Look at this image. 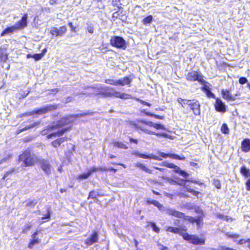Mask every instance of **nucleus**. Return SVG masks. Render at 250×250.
Instances as JSON below:
<instances>
[{
	"instance_id": "nucleus-34",
	"label": "nucleus",
	"mask_w": 250,
	"mask_h": 250,
	"mask_svg": "<svg viewBox=\"0 0 250 250\" xmlns=\"http://www.w3.org/2000/svg\"><path fill=\"white\" fill-rule=\"evenodd\" d=\"M62 122H63V123L62 124L61 123L59 125H57L56 126H53L51 127H50V130H53L54 128H58L59 126H62V125H64L67 124L68 123H69L70 121H68V119H67L64 118V119H62V121H61V123Z\"/></svg>"
},
{
	"instance_id": "nucleus-23",
	"label": "nucleus",
	"mask_w": 250,
	"mask_h": 250,
	"mask_svg": "<svg viewBox=\"0 0 250 250\" xmlns=\"http://www.w3.org/2000/svg\"><path fill=\"white\" fill-rule=\"evenodd\" d=\"M181 229L180 228H175V227H168L166 229V231H169V232H172L173 233H175V234H180V235H181L182 236V234L183 233H182L181 232Z\"/></svg>"
},
{
	"instance_id": "nucleus-42",
	"label": "nucleus",
	"mask_w": 250,
	"mask_h": 250,
	"mask_svg": "<svg viewBox=\"0 0 250 250\" xmlns=\"http://www.w3.org/2000/svg\"><path fill=\"white\" fill-rule=\"evenodd\" d=\"M217 217L222 220H226L227 221H232V219L231 218H229L228 216H224L222 214H218Z\"/></svg>"
},
{
	"instance_id": "nucleus-5",
	"label": "nucleus",
	"mask_w": 250,
	"mask_h": 250,
	"mask_svg": "<svg viewBox=\"0 0 250 250\" xmlns=\"http://www.w3.org/2000/svg\"><path fill=\"white\" fill-rule=\"evenodd\" d=\"M182 237L184 239L194 245H204L205 243L204 238H199L196 235H191L188 233H184L182 234Z\"/></svg>"
},
{
	"instance_id": "nucleus-52",
	"label": "nucleus",
	"mask_w": 250,
	"mask_h": 250,
	"mask_svg": "<svg viewBox=\"0 0 250 250\" xmlns=\"http://www.w3.org/2000/svg\"><path fill=\"white\" fill-rule=\"evenodd\" d=\"M68 25H69L70 27L71 28V31H74L75 32V29H76V27H74L73 25V24L72 22H69L68 23Z\"/></svg>"
},
{
	"instance_id": "nucleus-44",
	"label": "nucleus",
	"mask_w": 250,
	"mask_h": 250,
	"mask_svg": "<svg viewBox=\"0 0 250 250\" xmlns=\"http://www.w3.org/2000/svg\"><path fill=\"white\" fill-rule=\"evenodd\" d=\"M213 184L217 188L220 189L221 188V184L219 180L216 179L213 180Z\"/></svg>"
},
{
	"instance_id": "nucleus-25",
	"label": "nucleus",
	"mask_w": 250,
	"mask_h": 250,
	"mask_svg": "<svg viewBox=\"0 0 250 250\" xmlns=\"http://www.w3.org/2000/svg\"><path fill=\"white\" fill-rule=\"evenodd\" d=\"M67 129H62L57 132L51 133L47 136V138L50 139L52 138L53 136L56 137V136H60L62 135L65 132L67 131Z\"/></svg>"
},
{
	"instance_id": "nucleus-19",
	"label": "nucleus",
	"mask_w": 250,
	"mask_h": 250,
	"mask_svg": "<svg viewBox=\"0 0 250 250\" xmlns=\"http://www.w3.org/2000/svg\"><path fill=\"white\" fill-rule=\"evenodd\" d=\"M137 129H139L142 131L147 133L148 134L155 135L157 136H161L162 133H155L153 131H151L145 126V125H137Z\"/></svg>"
},
{
	"instance_id": "nucleus-43",
	"label": "nucleus",
	"mask_w": 250,
	"mask_h": 250,
	"mask_svg": "<svg viewBox=\"0 0 250 250\" xmlns=\"http://www.w3.org/2000/svg\"><path fill=\"white\" fill-rule=\"evenodd\" d=\"M187 191L189 192H190V193H191L193 195H195V196H198V194H200V192L196 191V190H193L192 189H191L189 188H187Z\"/></svg>"
},
{
	"instance_id": "nucleus-28",
	"label": "nucleus",
	"mask_w": 250,
	"mask_h": 250,
	"mask_svg": "<svg viewBox=\"0 0 250 250\" xmlns=\"http://www.w3.org/2000/svg\"><path fill=\"white\" fill-rule=\"evenodd\" d=\"M32 58L35 59V61H39L40 60L42 57L41 54H28L27 55V58Z\"/></svg>"
},
{
	"instance_id": "nucleus-6",
	"label": "nucleus",
	"mask_w": 250,
	"mask_h": 250,
	"mask_svg": "<svg viewBox=\"0 0 250 250\" xmlns=\"http://www.w3.org/2000/svg\"><path fill=\"white\" fill-rule=\"evenodd\" d=\"M57 108V105L56 104H50L46 106L42 107L39 109H36L33 111L26 113L25 114L26 116H30L33 115L34 114L41 115L44 113H45L48 111L56 109Z\"/></svg>"
},
{
	"instance_id": "nucleus-11",
	"label": "nucleus",
	"mask_w": 250,
	"mask_h": 250,
	"mask_svg": "<svg viewBox=\"0 0 250 250\" xmlns=\"http://www.w3.org/2000/svg\"><path fill=\"white\" fill-rule=\"evenodd\" d=\"M133 154L144 159H153L158 161H161L162 159L159 157L155 156L152 154H150L149 155H146L145 154H142L138 151H135L132 153Z\"/></svg>"
},
{
	"instance_id": "nucleus-48",
	"label": "nucleus",
	"mask_w": 250,
	"mask_h": 250,
	"mask_svg": "<svg viewBox=\"0 0 250 250\" xmlns=\"http://www.w3.org/2000/svg\"><path fill=\"white\" fill-rule=\"evenodd\" d=\"M180 181L181 182H177V181L174 182V184L178 185L180 186H182L187 189V188H188L187 186H186L185 183H183V182H184L185 181L184 180H180Z\"/></svg>"
},
{
	"instance_id": "nucleus-51",
	"label": "nucleus",
	"mask_w": 250,
	"mask_h": 250,
	"mask_svg": "<svg viewBox=\"0 0 250 250\" xmlns=\"http://www.w3.org/2000/svg\"><path fill=\"white\" fill-rule=\"evenodd\" d=\"M136 100H137V101H140V103H141L142 104H143L146 105H147V106H150L151 105V104H150L149 103H147V102H145V101H142V100H140V99H136Z\"/></svg>"
},
{
	"instance_id": "nucleus-63",
	"label": "nucleus",
	"mask_w": 250,
	"mask_h": 250,
	"mask_svg": "<svg viewBox=\"0 0 250 250\" xmlns=\"http://www.w3.org/2000/svg\"><path fill=\"white\" fill-rule=\"evenodd\" d=\"M72 97H68L67 99H66V103H68V102H71V101H72Z\"/></svg>"
},
{
	"instance_id": "nucleus-49",
	"label": "nucleus",
	"mask_w": 250,
	"mask_h": 250,
	"mask_svg": "<svg viewBox=\"0 0 250 250\" xmlns=\"http://www.w3.org/2000/svg\"><path fill=\"white\" fill-rule=\"evenodd\" d=\"M247 82V79L244 77H241L239 79V83L242 84H245Z\"/></svg>"
},
{
	"instance_id": "nucleus-30",
	"label": "nucleus",
	"mask_w": 250,
	"mask_h": 250,
	"mask_svg": "<svg viewBox=\"0 0 250 250\" xmlns=\"http://www.w3.org/2000/svg\"><path fill=\"white\" fill-rule=\"evenodd\" d=\"M113 146L115 147H118L123 149H126L127 148V147L124 144L120 142L116 141L113 142Z\"/></svg>"
},
{
	"instance_id": "nucleus-47",
	"label": "nucleus",
	"mask_w": 250,
	"mask_h": 250,
	"mask_svg": "<svg viewBox=\"0 0 250 250\" xmlns=\"http://www.w3.org/2000/svg\"><path fill=\"white\" fill-rule=\"evenodd\" d=\"M209 98H215V95L210 91V89L205 92Z\"/></svg>"
},
{
	"instance_id": "nucleus-38",
	"label": "nucleus",
	"mask_w": 250,
	"mask_h": 250,
	"mask_svg": "<svg viewBox=\"0 0 250 250\" xmlns=\"http://www.w3.org/2000/svg\"><path fill=\"white\" fill-rule=\"evenodd\" d=\"M99 195V192L96 191H92L89 192L88 198H91L92 199L96 198Z\"/></svg>"
},
{
	"instance_id": "nucleus-2",
	"label": "nucleus",
	"mask_w": 250,
	"mask_h": 250,
	"mask_svg": "<svg viewBox=\"0 0 250 250\" xmlns=\"http://www.w3.org/2000/svg\"><path fill=\"white\" fill-rule=\"evenodd\" d=\"M27 14H25L20 21L15 25L6 28L1 33V36L12 34L16 30L22 29L27 25Z\"/></svg>"
},
{
	"instance_id": "nucleus-59",
	"label": "nucleus",
	"mask_w": 250,
	"mask_h": 250,
	"mask_svg": "<svg viewBox=\"0 0 250 250\" xmlns=\"http://www.w3.org/2000/svg\"><path fill=\"white\" fill-rule=\"evenodd\" d=\"M187 181H190V182H191L192 183H196V184H202L201 183H200L199 182L195 181V180H192V179L187 180Z\"/></svg>"
},
{
	"instance_id": "nucleus-61",
	"label": "nucleus",
	"mask_w": 250,
	"mask_h": 250,
	"mask_svg": "<svg viewBox=\"0 0 250 250\" xmlns=\"http://www.w3.org/2000/svg\"><path fill=\"white\" fill-rule=\"evenodd\" d=\"M168 162H163L161 164V166H165V167H167V165H168Z\"/></svg>"
},
{
	"instance_id": "nucleus-27",
	"label": "nucleus",
	"mask_w": 250,
	"mask_h": 250,
	"mask_svg": "<svg viewBox=\"0 0 250 250\" xmlns=\"http://www.w3.org/2000/svg\"><path fill=\"white\" fill-rule=\"evenodd\" d=\"M131 81V80L128 77H125L123 79L118 80L119 85H124L129 84Z\"/></svg>"
},
{
	"instance_id": "nucleus-15",
	"label": "nucleus",
	"mask_w": 250,
	"mask_h": 250,
	"mask_svg": "<svg viewBox=\"0 0 250 250\" xmlns=\"http://www.w3.org/2000/svg\"><path fill=\"white\" fill-rule=\"evenodd\" d=\"M202 77L198 75L196 71H192L187 76V79L191 81L198 80L199 82V79H202Z\"/></svg>"
},
{
	"instance_id": "nucleus-33",
	"label": "nucleus",
	"mask_w": 250,
	"mask_h": 250,
	"mask_svg": "<svg viewBox=\"0 0 250 250\" xmlns=\"http://www.w3.org/2000/svg\"><path fill=\"white\" fill-rule=\"evenodd\" d=\"M105 83L114 85H119L118 80H113V79H107L105 80Z\"/></svg>"
},
{
	"instance_id": "nucleus-22",
	"label": "nucleus",
	"mask_w": 250,
	"mask_h": 250,
	"mask_svg": "<svg viewBox=\"0 0 250 250\" xmlns=\"http://www.w3.org/2000/svg\"><path fill=\"white\" fill-rule=\"evenodd\" d=\"M177 102L180 104L184 108H186L187 105L190 106L191 104L192 100L183 99L181 98H179L177 100Z\"/></svg>"
},
{
	"instance_id": "nucleus-50",
	"label": "nucleus",
	"mask_w": 250,
	"mask_h": 250,
	"mask_svg": "<svg viewBox=\"0 0 250 250\" xmlns=\"http://www.w3.org/2000/svg\"><path fill=\"white\" fill-rule=\"evenodd\" d=\"M247 241H248V239H242L240 240L238 242V243L240 245H243L244 244L247 243Z\"/></svg>"
},
{
	"instance_id": "nucleus-57",
	"label": "nucleus",
	"mask_w": 250,
	"mask_h": 250,
	"mask_svg": "<svg viewBox=\"0 0 250 250\" xmlns=\"http://www.w3.org/2000/svg\"><path fill=\"white\" fill-rule=\"evenodd\" d=\"M47 52V49L46 48H44L42 51V52L41 54V55H42V57H43L44 55L45 54V53H46Z\"/></svg>"
},
{
	"instance_id": "nucleus-46",
	"label": "nucleus",
	"mask_w": 250,
	"mask_h": 250,
	"mask_svg": "<svg viewBox=\"0 0 250 250\" xmlns=\"http://www.w3.org/2000/svg\"><path fill=\"white\" fill-rule=\"evenodd\" d=\"M146 115L150 116H154L155 118L158 119H164V117L162 116H160L158 115H155L150 113H146Z\"/></svg>"
},
{
	"instance_id": "nucleus-14",
	"label": "nucleus",
	"mask_w": 250,
	"mask_h": 250,
	"mask_svg": "<svg viewBox=\"0 0 250 250\" xmlns=\"http://www.w3.org/2000/svg\"><path fill=\"white\" fill-rule=\"evenodd\" d=\"M39 163L42 170L46 173L49 174L50 172V165L49 163L44 160H40Z\"/></svg>"
},
{
	"instance_id": "nucleus-24",
	"label": "nucleus",
	"mask_w": 250,
	"mask_h": 250,
	"mask_svg": "<svg viewBox=\"0 0 250 250\" xmlns=\"http://www.w3.org/2000/svg\"><path fill=\"white\" fill-rule=\"evenodd\" d=\"M136 167H137L141 169L142 170L145 171L146 172H147L148 173L151 174L152 173V171L151 170L146 167L144 164L140 163H137L135 164Z\"/></svg>"
},
{
	"instance_id": "nucleus-56",
	"label": "nucleus",
	"mask_w": 250,
	"mask_h": 250,
	"mask_svg": "<svg viewBox=\"0 0 250 250\" xmlns=\"http://www.w3.org/2000/svg\"><path fill=\"white\" fill-rule=\"evenodd\" d=\"M87 30H88V31L90 33H93V32H94V29L91 26H89L87 28Z\"/></svg>"
},
{
	"instance_id": "nucleus-16",
	"label": "nucleus",
	"mask_w": 250,
	"mask_h": 250,
	"mask_svg": "<svg viewBox=\"0 0 250 250\" xmlns=\"http://www.w3.org/2000/svg\"><path fill=\"white\" fill-rule=\"evenodd\" d=\"M242 150L247 152L250 150V139H246L241 143Z\"/></svg>"
},
{
	"instance_id": "nucleus-26",
	"label": "nucleus",
	"mask_w": 250,
	"mask_h": 250,
	"mask_svg": "<svg viewBox=\"0 0 250 250\" xmlns=\"http://www.w3.org/2000/svg\"><path fill=\"white\" fill-rule=\"evenodd\" d=\"M199 82L203 86L202 89L204 92L210 89V84L206 82L203 78L202 79H199Z\"/></svg>"
},
{
	"instance_id": "nucleus-10",
	"label": "nucleus",
	"mask_w": 250,
	"mask_h": 250,
	"mask_svg": "<svg viewBox=\"0 0 250 250\" xmlns=\"http://www.w3.org/2000/svg\"><path fill=\"white\" fill-rule=\"evenodd\" d=\"M167 167L174 169V171L175 172L179 173L185 178H187L188 176V173L185 171L182 170L179 167L174 165L173 164L168 163L167 165Z\"/></svg>"
},
{
	"instance_id": "nucleus-53",
	"label": "nucleus",
	"mask_w": 250,
	"mask_h": 250,
	"mask_svg": "<svg viewBox=\"0 0 250 250\" xmlns=\"http://www.w3.org/2000/svg\"><path fill=\"white\" fill-rule=\"evenodd\" d=\"M246 186H247V189L248 190H250V179L248 180L246 182Z\"/></svg>"
},
{
	"instance_id": "nucleus-13",
	"label": "nucleus",
	"mask_w": 250,
	"mask_h": 250,
	"mask_svg": "<svg viewBox=\"0 0 250 250\" xmlns=\"http://www.w3.org/2000/svg\"><path fill=\"white\" fill-rule=\"evenodd\" d=\"M215 107L217 111L224 112L226 111V106L222 101L219 99L216 100Z\"/></svg>"
},
{
	"instance_id": "nucleus-64",
	"label": "nucleus",
	"mask_w": 250,
	"mask_h": 250,
	"mask_svg": "<svg viewBox=\"0 0 250 250\" xmlns=\"http://www.w3.org/2000/svg\"><path fill=\"white\" fill-rule=\"evenodd\" d=\"M247 243H248V247L250 249V238H248Z\"/></svg>"
},
{
	"instance_id": "nucleus-54",
	"label": "nucleus",
	"mask_w": 250,
	"mask_h": 250,
	"mask_svg": "<svg viewBox=\"0 0 250 250\" xmlns=\"http://www.w3.org/2000/svg\"><path fill=\"white\" fill-rule=\"evenodd\" d=\"M37 204V202L35 201H30L27 203L28 206H34Z\"/></svg>"
},
{
	"instance_id": "nucleus-45",
	"label": "nucleus",
	"mask_w": 250,
	"mask_h": 250,
	"mask_svg": "<svg viewBox=\"0 0 250 250\" xmlns=\"http://www.w3.org/2000/svg\"><path fill=\"white\" fill-rule=\"evenodd\" d=\"M150 225H151V227L153 229V230L156 232H159V231H160V229L158 227H157L155 224L154 223H150Z\"/></svg>"
},
{
	"instance_id": "nucleus-3",
	"label": "nucleus",
	"mask_w": 250,
	"mask_h": 250,
	"mask_svg": "<svg viewBox=\"0 0 250 250\" xmlns=\"http://www.w3.org/2000/svg\"><path fill=\"white\" fill-rule=\"evenodd\" d=\"M166 213L169 215L173 216L179 218H183L184 220H188L192 223L196 222L197 226H198V227L200 226L202 223L201 219L199 217H198L197 219H195L190 216H186L183 213L173 209H167L166 211Z\"/></svg>"
},
{
	"instance_id": "nucleus-8",
	"label": "nucleus",
	"mask_w": 250,
	"mask_h": 250,
	"mask_svg": "<svg viewBox=\"0 0 250 250\" xmlns=\"http://www.w3.org/2000/svg\"><path fill=\"white\" fill-rule=\"evenodd\" d=\"M137 125H145L147 128L148 127H153L157 130H166L165 126L161 124H156L150 121H141L140 124L135 125V126L137 128Z\"/></svg>"
},
{
	"instance_id": "nucleus-7",
	"label": "nucleus",
	"mask_w": 250,
	"mask_h": 250,
	"mask_svg": "<svg viewBox=\"0 0 250 250\" xmlns=\"http://www.w3.org/2000/svg\"><path fill=\"white\" fill-rule=\"evenodd\" d=\"M110 44L113 46L124 49L126 47L125 41L120 37H112L110 40Z\"/></svg>"
},
{
	"instance_id": "nucleus-35",
	"label": "nucleus",
	"mask_w": 250,
	"mask_h": 250,
	"mask_svg": "<svg viewBox=\"0 0 250 250\" xmlns=\"http://www.w3.org/2000/svg\"><path fill=\"white\" fill-rule=\"evenodd\" d=\"M148 203L154 205L155 206L157 207L159 209H161L163 208L162 205H161L157 201H148Z\"/></svg>"
},
{
	"instance_id": "nucleus-17",
	"label": "nucleus",
	"mask_w": 250,
	"mask_h": 250,
	"mask_svg": "<svg viewBox=\"0 0 250 250\" xmlns=\"http://www.w3.org/2000/svg\"><path fill=\"white\" fill-rule=\"evenodd\" d=\"M222 94L223 98L227 101L235 100V98L232 96L231 93L228 90L223 89L222 90Z\"/></svg>"
},
{
	"instance_id": "nucleus-37",
	"label": "nucleus",
	"mask_w": 250,
	"mask_h": 250,
	"mask_svg": "<svg viewBox=\"0 0 250 250\" xmlns=\"http://www.w3.org/2000/svg\"><path fill=\"white\" fill-rule=\"evenodd\" d=\"M153 17L152 16L149 15L146 18H144L143 20V22L145 24L151 23L152 21Z\"/></svg>"
},
{
	"instance_id": "nucleus-4",
	"label": "nucleus",
	"mask_w": 250,
	"mask_h": 250,
	"mask_svg": "<svg viewBox=\"0 0 250 250\" xmlns=\"http://www.w3.org/2000/svg\"><path fill=\"white\" fill-rule=\"evenodd\" d=\"M19 160L22 162V166L27 167L34 165L37 158L31 156L29 151L26 150L19 156Z\"/></svg>"
},
{
	"instance_id": "nucleus-55",
	"label": "nucleus",
	"mask_w": 250,
	"mask_h": 250,
	"mask_svg": "<svg viewBox=\"0 0 250 250\" xmlns=\"http://www.w3.org/2000/svg\"><path fill=\"white\" fill-rule=\"evenodd\" d=\"M228 236L229 237H231V238H238L239 235L238 234H232V235H229V234H228Z\"/></svg>"
},
{
	"instance_id": "nucleus-21",
	"label": "nucleus",
	"mask_w": 250,
	"mask_h": 250,
	"mask_svg": "<svg viewBox=\"0 0 250 250\" xmlns=\"http://www.w3.org/2000/svg\"><path fill=\"white\" fill-rule=\"evenodd\" d=\"M98 240V235L97 233L96 232H94L91 236V237L88 238L86 241L85 243L88 245H91L93 243L96 242Z\"/></svg>"
},
{
	"instance_id": "nucleus-9",
	"label": "nucleus",
	"mask_w": 250,
	"mask_h": 250,
	"mask_svg": "<svg viewBox=\"0 0 250 250\" xmlns=\"http://www.w3.org/2000/svg\"><path fill=\"white\" fill-rule=\"evenodd\" d=\"M190 107L195 115H199L200 114V105L199 102L197 100H192Z\"/></svg>"
},
{
	"instance_id": "nucleus-41",
	"label": "nucleus",
	"mask_w": 250,
	"mask_h": 250,
	"mask_svg": "<svg viewBox=\"0 0 250 250\" xmlns=\"http://www.w3.org/2000/svg\"><path fill=\"white\" fill-rule=\"evenodd\" d=\"M221 131L224 134H228L229 133V128L226 124H223L221 127Z\"/></svg>"
},
{
	"instance_id": "nucleus-58",
	"label": "nucleus",
	"mask_w": 250,
	"mask_h": 250,
	"mask_svg": "<svg viewBox=\"0 0 250 250\" xmlns=\"http://www.w3.org/2000/svg\"><path fill=\"white\" fill-rule=\"evenodd\" d=\"M97 168L96 171H97V170H104V171L107 170V169L105 167H99V168Z\"/></svg>"
},
{
	"instance_id": "nucleus-29",
	"label": "nucleus",
	"mask_w": 250,
	"mask_h": 250,
	"mask_svg": "<svg viewBox=\"0 0 250 250\" xmlns=\"http://www.w3.org/2000/svg\"><path fill=\"white\" fill-rule=\"evenodd\" d=\"M7 55L2 48H0V62H4L7 59Z\"/></svg>"
},
{
	"instance_id": "nucleus-62",
	"label": "nucleus",
	"mask_w": 250,
	"mask_h": 250,
	"mask_svg": "<svg viewBox=\"0 0 250 250\" xmlns=\"http://www.w3.org/2000/svg\"><path fill=\"white\" fill-rule=\"evenodd\" d=\"M130 142H133V143H134L135 144H137L138 143V141L137 140L134 139H132V138H131L130 139Z\"/></svg>"
},
{
	"instance_id": "nucleus-36",
	"label": "nucleus",
	"mask_w": 250,
	"mask_h": 250,
	"mask_svg": "<svg viewBox=\"0 0 250 250\" xmlns=\"http://www.w3.org/2000/svg\"><path fill=\"white\" fill-rule=\"evenodd\" d=\"M67 30L66 27L65 26H63L62 27H60L59 29H58V32L59 33V36H63L65 33L66 32Z\"/></svg>"
},
{
	"instance_id": "nucleus-31",
	"label": "nucleus",
	"mask_w": 250,
	"mask_h": 250,
	"mask_svg": "<svg viewBox=\"0 0 250 250\" xmlns=\"http://www.w3.org/2000/svg\"><path fill=\"white\" fill-rule=\"evenodd\" d=\"M64 141V138H60L52 142V145L55 147L59 146Z\"/></svg>"
},
{
	"instance_id": "nucleus-1",
	"label": "nucleus",
	"mask_w": 250,
	"mask_h": 250,
	"mask_svg": "<svg viewBox=\"0 0 250 250\" xmlns=\"http://www.w3.org/2000/svg\"><path fill=\"white\" fill-rule=\"evenodd\" d=\"M99 94L105 97H114L122 99H130L132 98L130 95L121 93L117 91L114 88L111 87H106L101 89L99 91Z\"/></svg>"
},
{
	"instance_id": "nucleus-40",
	"label": "nucleus",
	"mask_w": 250,
	"mask_h": 250,
	"mask_svg": "<svg viewBox=\"0 0 250 250\" xmlns=\"http://www.w3.org/2000/svg\"><path fill=\"white\" fill-rule=\"evenodd\" d=\"M32 227V226L30 223H28L26 224L23 227L22 229V232L25 233L27 231H28Z\"/></svg>"
},
{
	"instance_id": "nucleus-60",
	"label": "nucleus",
	"mask_w": 250,
	"mask_h": 250,
	"mask_svg": "<svg viewBox=\"0 0 250 250\" xmlns=\"http://www.w3.org/2000/svg\"><path fill=\"white\" fill-rule=\"evenodd\" d=\"M57 0H50L49 3H50V4L53 5V4H55Z\"/></svg>"
},
{
	"instance_id": "nucleus-39",
	"label": "nucleus",
	"mask_w": 250,
	"mask_h": 250,
	"mask_svg": "<svg viewBox=\"0 0 250 250\" xmlns=\"http://www.w3.org/2000/svg\"><path fill=\"white\" fill-rule=\"evenodd\" d=\"M50 33L52 35H56V36H58L59 35L58 29L56 27L51 28L50 31Z\"/></svg>"
},
{
	"instance_id": "nucleus-12",
	"label": "nucleus",
	"mask_w": 250,
	"mask_h": 250,
	"mask_svg": "<svg viewBox=\"0 0 250 250\" xmlns=\"http://www.w3.org/2000/svg\"><path fill=\"white\" fill-rule=\"evenodd\" d=\"M158 154L164 158H167V157L171 158L174 159H178L183 160L185 159L184 156H178L175 154L172 153H165L162 152L158 151Z\"/></svg>"
},
{
	"instance_id": "nucleus-32",
	"label": "nucleus",
	"mask_w": 250,
	"mask_h": 250,
	"mask_svg": "<svg viewBox=\"0 0 250 250\" xmlns=\"http://www.w3.org/2000/svg\"><path fill=\"white\" fill-rule=\"evenodd\" d=\"M241 172L245 177H250V171L249 169L243 167L241 168Z\"/></svg>"
},
{
	"instance_id": "nucleus-18",
	"label": "nucleus",
	"mask_w": 250,
	"mask_h": 250,
	"mask_svg": "<svg viewBox=\"0 0 250 250\" xmlns=\"http://www.w3.org/2000/svg\"><path fill=\"white\" fill-rule=\"evenodd\" d=\"M38 233V231H36L32 235V240H31L29 243L28 245V248H32L34 245L38 244L40 242L41 240L36 237Z\"/></svg>"
},
{
	"instance_id": "nucleus-20",
	"label": "nucleus",
	"mask_w": 250,
	"mask_h": 250,
	"mask_svg": "<svg viewBox=\"0 0 250 250\" xmlns=\"http://www.w3.org/2000/svg\"><path fill=\"white\" fill-rule=\"evenodd\" d=\"M96 167H93L91 169H89L87 172L83 173V174L80 175L78 177V179L80 180L86 179L88 178L92 174V172L96 171Z\"/></svg>"
}]
</instances>
